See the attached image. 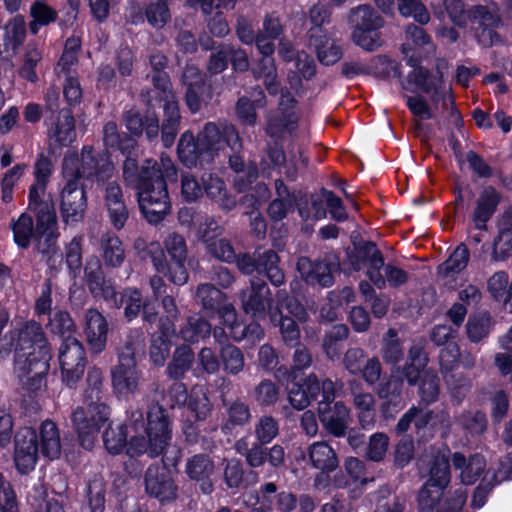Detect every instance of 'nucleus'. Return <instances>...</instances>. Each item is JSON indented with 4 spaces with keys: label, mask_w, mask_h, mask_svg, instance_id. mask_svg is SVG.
Instances as JSON below:
<instances>
[{
    "label": "nucleus",
    "mask_w": 512,
    "mask_h": 512,
    "mask_svg": "<svg viewBox=\"0 0 512 512\" xmlns=\"http://www.w3.org/2000/svg\"><path fill=\"white\" fill-rule=\"evenodd\" d=\"M450 461L445 453L438 452L429 461V478L426 483L434 487L447 488L451 480Z\"/></svg>",
    "instance_id": "obj_51"
},
{
    "label": "nucleus",
    "mask_w": 512,
    "mask_h": 512,
    "mask_svg": "<svg viewBox=\"0 0 512 512\" xmlns=\"http://www.w3.org/2000/svg\"><path fill=\"white\" fill-rule=\"evenodd\" d=\"M49 137L60 146H68L76 139L75 119L71 109L63 108L58 111Z\"/></svg>",
    "instance_id": "obj_35"
},
{
    "label": "nucleus",
    "mask_w": 512,
    "mask_h": 512,
    "mask_svg": "<svg viewBox=\"0 0 512 512\" xmlns=\"http://www.w3.org/2000/svg\"><path fill=\"white\" fill-rule=\"evenodd\" d=\"M122 177L127 186L137 190L141 212L149 223L157 224L170 212L171 203L166 181L154 163L138 166L136 158L125 159Z\"/></svg>",
    "instance_id": "obj_1"
},
{
    "label": "nucleus",
    "mask_w": 512,
    "mask_h": 512,
    "mask_svg": "<svg viewBox=\"0 0 512 512\" xmlns=\"http://www.w3.org/2000/svg\"><path fill=\"white\" fill-rule=\"evenodd\" d=\"M253 399L259 407H271L276 405L281 396L280 386L271 379L261 380L253 388Z\"/></svg>",
    "instance_id": "obj_56"
},
{
    "label": "nucleus",
    "mask_w": 512,
    "mask_h": 512,
    "mask_svg": "<svg viewBox=\"0 0 512 512\" xmlns=\"http://www.w3.org/2000/svg\"><path fill=\"white\" fill-rule=\"evenodd\" d=\"M61 192L60 214L64 223L73 224L84 218L87 210V194L80 182L65 179Z\"/></svg>",
    "instance_id": "obj_14"
},
{
    "label": "nucleus",
    "mask_w": 512,
    "mask_h": 512,
    "mask_svg": "<svg viewBox=\"0 0 512 512\" xmlns=\"http://www.w3.org/2000/svg\"><path fill=\"white\" fill-rule=\"evenodd\" d=\"M11 228L15 243L20 248H28L31 239L35 237L33 218L29 214L23 213L16 221H12Z\"/></svg>",
    "instance_id": "obj_60"
},
{
    "label": "nucleus",
    "mask_w": 512,
    "mask_h": 512,
    "mask_svg": "<svg viewBox=\"0 0 512 512\" xmlns=\"http://www.w3.org/2000/svg\"><path fill=\"white\" fill-rule=\"evenodd\" d=\"M112 386L119 395L127 396L138 391L141 372L136 362L118 361L111 370Z\"/></svg>",
    "instance_id": "obj_22"
},
{
    "label": "nucleus",
    "mask_w": 512,
    "mask_h": 512,
    "mask_svg": "<svg viewBox=\"0 0 512 512\" xmlns=\"http://www.w3.org/2000/svg\"><path fill=\"white\" fill-rule=\"evenodd\" d=\"M349 333V328L345 324L334 325L326 331L322 340V349L328 359L334 361L340 358L343 342L348 338Z\"/></svg>",
    "instance_id": "obj_47"
},
{
    "label": "nucleus",
    "mask_w": 512,
    "mask_h": 512,
    "mask_svg": "<svg viewBox=\"0 0 512 512\" xmlns=\"http://www.w3.org/2000/svg\"><path fill=\"white\" fill-rule=\"evenodd\" d=\"M84 279L89 292L96 299L113 298L115 286L107 280L99 258L95 255L87 257L84 266Z\"/></svg>",
    "instance_id": "obj_19"
},
{
    "label": "nucleus",
    "mask_w": 512,
    "mask_h": 512,
    "mask_svg": "<svg viewBox=\"0 0 512 512\" xmlns=\"http://www.w3.org/2000/svg\"><path fill=\"white\" fill-rule=\"evenodd\" d=\"M243 311L253 318L262 319L275 308L272 291L262 279H251L250 286L239 293Z\"/></svg>",
    "instance_id": "obj_12"
},
{
    "label": "nucleus",
    "mask_w": 512,
    "mask_h": 512,
    "mask_svg": "<svg viewBox=\"0 0 512 512\" xmlns=\"http://www.w3.org/2000/svg\"><path fill=\"white\" fill-rule=\"evenodd\" d=\"M41 452L49 459H56L61 453V441L56 424L46 420L40 428Z\"/></svg>",
    "instance_id": "obj_53"
},
{
    "label": "nucleus",
    "mask_w": 512,
    "mask_h": 512,
    "mask_svg": "<svg viewBox=\"0 0 512 512\" xmlns=\"http://www.w3.org/2000/svg\"><path fill=\"white\" fill-rule=\"evenodd\" d=\"M144 333L140 329L130 330L118 347V361L136 362L135 354L143 349Z\"/></svg>",
    "instance_id": "obj_57"
},
{
    "label": "nucleus",
    "mask_w": 512,
    "mask_h": 512,
    "mask_svg": "<svg viewBox=\"0 0 512 512\" xmlns=\"http://www.w3.org/2000/svg\"><path fill=\"white\" fill-rule=\"evenodd\" d=\"M103 443L106 450L112 454H119L127 444V431L124 425L113 426L109 424L103 433Z\"/></svg>",
    "instance_id": "obj_63"
},
{
    "label": "nucleus",
    "mask_w": 512,
    "mask_h": 512,
    "mask_svg": "<svg viewBox=\"0 0 512 512\" xmlns=\"http://www.w3.org/2000/svg\"><path fill=\"white\" fill-rule=\"evenodd\" d=\"M46 185L35 182L29 189L28 209L36 214V221L57 217L52 199H45Z\"/></svg>",
    "instance_id": "obj_36"
},
{
    "label": "nucleus",
    "mask_w": 512,
    "mask_h": 512,
    "mask_svg": "<svg viewBox=\"0 0 512 512\" xmlns=\"http://www.w3.org/2000/svg\"><path fill=\"white\" fill-rule=\"evenodd\" d=\"M303 386L310 402L318 401L319 405L335 399L336 384L329 378L320 380L316 374L311 373L304 380Z\"/></svg>",
    "instance_id": "obj_38"
},
{
    "label": "nucleus",
    "mask_w": 512,
    "mask_h": 512,
    "mask_svg": "<svg viewBox=\"0 0 512 512\" xmlns=\"http://www.w3.org/2000/svg\"><path fill=\"white\" fill-rule=\"evenodd\" d=\"M296 101L288 91H282L277 110L267 119L266 133L276 139L291 134L295 129L298 117L295 113Z\"/></svg>",
    "instance_id": "obj_13"
},
{
    "label": "nucleus",
    "mask_w": 512,
    "mask_h": 512,
    "mask_svg": "<svg viewBox=\"0 0 512 512\" xmlns=\"http://www.w3.org/2000/svg\"><path fill=\"white\" fill-rule=\"evenodd\" d=\"M103 143L106 148L119 150L126 159L134 158L137 142L125 132H120L115 122L109 121L103 127Z\"/></svg>",
    "instance_id": "obj_34"
},
{
    "label": "nucleus",
    "mask_w": 512,
    "mask_h": 512,
    "mask_svg": "<svg viewBox=\"0 0 512 512\" xmlns=\"http://www.w3.org/2000/svg\"><path fill=\"white\" fill-rule=\"evenodd\" d=\"M451 463L455 470L460 471V481L465 485L474 484L486 470V459L479 453L466 457L461 452H455L451 456Z\"/></svg>",
    "instance_id": "obj_25"
},
{
    "label": "nucleus",
    "mask_w": 512,
    "mask_h": 512,
    "mask_svg": "<svg viewBox=\"0 0 512 512\" xmlns=\"http://www.w3.org/2000/svg\"><path fill=\"white\" fill-rule=\"evenodd\" d=\"M491 326L492 319L489 313L471 315L466 324L468 338L474 343L481 341L489 334Z\"/></svg>",
    "instance_id": "obj_62"
},
{
    "label": "nucleus",
    "mask_w": 512,
    "mask_h": 512,
    "mask_svg": "<svg viewBox=\"0 0 512 512\" xmlns=\"http://www.w3.org/2000/svg\"><path fill=\"white\" fill-rule=\"evenodd\" d=\"M106 485L103 477L99 474L89 480L86 490V497L91 512H104L105 510Z\"/></svg>",
    "instance_id": "obj_61"
},
{
    "label": "nucleus",
    "mask_w": 512,
    "mask_h": 512,
    "mask_svg": "<svg viewBox=\"0 0 512 512\" xmlns=\"http://www.w3.org/2000/svg\"><path fill=\"white\" fill-rule=\"evenodd\" d=\"M186 474L189 479L199 483L200 490L204 494H211L214 483L211 477L215 472V464L207 454H196L186 463Z\"/></svg>",
    "instance_id": "obj_23"
},
{
    "label": "nucleus",
    "mask_w": 512,
    "mask_h": 512,
    "mask_svg": "<svg viewBox=\"0 0 512 512\" xmlns=\"http://www.w3.org/2000/svg\"><path fill=\"white\" fill-rule=\"evenodd\" d=\"M500 200L501 196L495 188L488 186L483 189L476 201V206L472 214L475 229L486 230V223L495 213Z\"/></svg>",
    "instance_id": "obj_30"
},
{
    "label": "nucleus",
    "mask_w": 512,
    "mask_h": 512,
    "mask_svg": "<svg viewBox=\"0 0 512 512\" xmlns=\"http://www.w3.org/2000/svg\"><path fill=\"white\" fill-rule=\"evenodd\" d=\"M337 266V263L330 257L312 262L308 257L302 256L298 258L296 263L297 271L307 284H318L322 287L333 285V271L336 270Z\"/></svg>",
    "instance_id": "obj_15"
},
{
    "label": "nucleus",
    "mask_w": 512,
    "mask_h": 512,
    "mask_svg": "<svg viewBox=\"0 0 512 512\" xmlns=\"http://www.w3.org/2000/svg\"><path fill=\"white\" fill-rule=\"evenodd\" d=\"M170 440L171 428L167 411L160 404L154 403L147 411L145 432H138L127 440L126 454L131 458L143 454L155 458L163 453Z\"/></svg>",
    "instance_id": "obj_4"
},
{
    "label": "nucleus",
    "mask_w": 512,
    "mask_h": 512,
    "mask_svg": "<svg viewBox=\"0 0 512 512\" xmlns=\"http://www.w3.org/2000/svg\"><path fill=\"white\" fill-rule=\"evenodd\" d=\"M310 44L315 47L317 58L323 65H333L342 57L341 47L328 34L312 35Z\"/></svg>",
    "instance_id": "obj_44"
},
{
    "label": "nucleus",
    "mask_w": 512,
    "mask_h": 512,
    "mask_svg": "<svg viewBox=\"0 0 512 512\" xmlns=\"http://www.w3.org/2000/svg\"><path fill=\"white\" fill-rule=\"evenodd\" d=\"M195 301L208 316L218 314L222 317V310L229 305L227 295L212 283H201L195 290Z\"/></svg>",
    "instance_id": "obj_28"
},
{
    "label": "nucleus",
    "mask_w": 512,
    "mask_h": 512,
    "mask_svg": "<svg viewBox=\"0 0 512 512\" xmlns=\"http://www.w3.org/2000/svg\"><path fill=\"white\" fill-rule=\"evenodd\" d=\"M177 152L180 161L188 167H195L200 156L206 153L205 149H202L199 145L198 136L195 139L193 134L189 131L181 135Z\"/></svg>",
    "instance_id": "obj_54"
},
{
    "label": "nucleus",
    "mask_w": 512,
    "mask_h": 512,
    "mask_svg": "<svg viewBox=\"0 0 512 512\" xmlns=\"http://www.w3.org/2000/svg\"><path fill=\"white\" fill-rule=\"evenodd\" d=\"M390 439L383 432H376L369 437L364 448V457L373 462H381L388 451Z\"/></svg>",
    "instance_id": "obj_64"
},
{
    "label": "nucleus",
    "mask_w": 512,
    "mask_h": 512,
    "mask_svg": "<svg viewBox=\"0 0 512 512\" xmlns=\"http://www.w3.org/2000/svg\"><path fill=\"white\" fill-rule=\"evenodd\" d=\"M451 418L445 407L437 406L433 409L423 410L420 407L416 423V432L429 430L431 432L442 431L447 434L450 431Z\"/></svg>",
    "instance_id": "obj_33"
},
{
    "label": "nucleus",
    "mask_w": 512,
    "mask_h": 512,
    "mask_svg": "<svg viewBox=\"0 0 512 512\" xmlns=\"http://www.w3.org/2000/svg\"><path fill=\"white\" fill-rule=\"evenodd\" d=\"M312 466L324 472L334 471L339 464L335 450L325 441H318L308 448Z\"/></svg>",
    "instance_id": "obj_40"
},
{
    "label": "nucleus",
    "mask_w": 512,
    "mask_h": 512,
    "mask_svg": "<svg viewBox=\"0 0 512 512\" xmlns=\"http://www.w3.org/2000/svg\"><path fill=\"white\" fill-rule=\"evenodd\" d=\"M59 238L57 217L48 221H36L35 250L42 255L43 260L51 265L54 256L58 253L57 241Z\"/></svg>",
    "instance_id": "obj_21"
},
{
    "label": "nucleus",
    "mask_w": 512,
    "mask_h": 512,
    "mask_svg": "<svg viewBox=\"0 0 512 512\" xmlns=\"http://www.w3.org/2000/svg\"><path fill=\"white\" fill-rule=\"evenodd\" d=\"M434 50L435 46L429 34H411V38L402 44V52L408 57L407 63L414 68L408 75V83H413L426 94L436 95L443 84V69L446 63L438 60L435 74L419 65L421 59L432 54Z\"/></svg>",
    "instance_id": "obj_3"
},
{
    "label": "nucleus",
    "mask_w": 512,
    "mask_h": 512,
    "mask_svg": "<svg viewBox=\"0 0 512 512\" xmlns=\"http://www.w3.org/2000/svg\"><path fill=\"white\" fill-rule=\"evenodd\" d=\"M257 273L264 274L272 285L278 287L285 282V273L280 267V257L273 249L256 248Z\"/></svg>",
    "instance_id": "obj_32"
},
{
    "label": "nucleus",
    "mask_w": 512,
    "mask_h": 512,
    "mask_svg": "<svg viewBox=\"0 0 512 512\" xmlns=\"http://www.w3.org/2000/svg\"><path fill=\"white\" fill-rule=\"evenodd\" d=\"M358 255L368 263L366 275L378 289H384L387 285L398 288L410 279L409 273L399 266L385 264L381 251L373 242H365L358 249Z\"/></svg>",
    "instance_id": "obj_5"
},
{
    "label": "nucleus",
    "mask_w": 512,
    "mask_h": 512,
    "mask_svg": "<svg viewBox=\"0 0 512 512\" xmlns=\"http://www.w3.org/2000/svg\"><path fill=\"white\" fill-rule=\"evenodd\" d=\"M52 358H14V373L18 384L31 393L46 386V377Z\"/></svg>",
    "instance_id": "obj_11"
},
{
    "label": "nucleus",
    "mask_w": 512,
    "mask_h": 512,
    "mask_svg": "<svg viewBox=\"0 0 512 512\" xmlns=\"http://www.w3.org/2000/svg\"><path fill=\"white\" fill-rule=\"evenodd\" d=\"M84 334L86 342L93 353H101L107 343L108 322L96 308H89L84 313Z\"/></svg>",
    "instance_id": "obj_20"
},
{
    "label": "nucleus",
    "mask_w": 512,
    "mask_h": 512,
    "mask_svg": "<svg viewBox=\"0 0 512 512\" xmlns=\"http://www.w3.org/2000/svg\"><path fill=\"white\" fill-rule=\"evenodd\" d=\"M399 13L404 17H412L420 26L407 25L405 32H425L421 27L430 20V14L422 0H397Z\"/></svg>",
    "instance_id": "obj_48"
},
{
    "label": "nucleus",
    "mask_w": 512,
    "mask_h": 512,
    "mask_svg": "<svg viewBox=\"0 0 512 512\" xmlns=\"http://www.w3.org/2000/svg\"><path fill=\"white\" fill-rule=\"evenodd\" d=\"M348 23L352 32H378L385 20L379 11L369 4H361L350 10Z\"/></svg>",
    "instance_id": "obj_24"
},
{
    "label": "nucleus",
    "mask_w": 512,
    "mask_h": 512,
    "mask_svg": "<svg viewBox=\"0 0 512 512\" xmlns=\"http://www.w3.org/2000/svg\"><path fill=\"white\" fill-rule=\"evenodd\" d=\"M469 259L468 247L464 243L459 244L448 259L438 266V277L446 283L448 279L453 278L467 267Z\"/></svg>",
    "instance_id": "obj_43"
},
{
    "label": "nucleus",
    "mask_w": 512,
    "mask_h": 512,
    "mask_svg": "<svg viewBox=\"0 0 512 512\" xmlns=\"http://www.w3.org/2000/svg\"><path fill=\"white\" fill-rule=\"evenodd\" d=\"M270 322L278 327L283 343L287 346H296L300 343V329L296 321L283 314L279 306L270 310Z\"/></svg>",
    "instance_id": "obj_42"
},
{
    "label": "nucleus",
    "mask_w": 512,
    "mask_h": 512,
    "mask_svg": "<svg viewBox=\"0 0 512 512\" xmlns=\"http://www.w3.org/2000/svg\"><path fill=\"white\" fill-rule=\"evenodd\" d=\"M180 337L188 343H198L211 335L210 322L201 315L188 316L179 330Z\"/></svg>",
    "instance_id": "obj_45"
},
{
    "label": "nucleus",
    "mask_w": 512,
    "mask_h": 512,
    "mask_svg": "<svg viewBox=\"0 0 512 512\" xmlns=\"http://www.w3.org/2000/svg\"><path fill=\"white\" fill-rule=\"evenodd\" d=\"M380 353L383 361L393 367L404 359L403 342L395 328H389L383 335Z\"/></svg>",
    "instance_id": "obj_50"
},
{
    "label": "nucleus",
    "mask_w": 512,
    "mask_h": 512,
    "mask_svg": "<svg viewBox=\"0 0 512 512\" xmlns=\"http://www.w3.org/2000/svg\"><path fill=\"white\" fill-rule=\"evenodd\" d=\"M258 95L261 96L260 98H256L253 101L250 100L248 97L243 96L240 97L235 106V112L237 119L249 126H254L257 122V113H256V106L257 107H265L266 106V100L263 93V90L261 88H258Z\"/></svg>",
    "instance_id": "obj_55"
},
{
    "label": "nucleus",
    "mask_w": 512,
    "mask_h": 512,
    "mask_svg": "<svg viewBox=\"0 0 512 512\" xmlns=\"http://www.w3.org/2000/svg\"><path fill=\"white\" fill-rule=\"evenodd\" d=\"M164 115L161 125V141L164 147H171L179 132L181 115L177 99L164 103Z\"/></svg>",
    "instance_id": "obj_37"
},
{
    "label": "nucleus",
    "mask_w": 512,
    "mask_h": 512,
    "mask_svg": "<svg viewBox=\"0 0 512 512\" xmlns=\"http://www.w3.org/2000/svg\"><path fill=\"white\" fill-rule=\"evenodd\" d=\"M10 333L15 342L14 358H52L51 346L39 322L28 320Z\"/></svg>",
    "instance_id": "obj_7"
},
{
    "label": "nucleus",
    "mask_w": 512,
    "mask_h": 512,
    "mask_svg": "<svg viewBox=\"0 0 512 512\" xmlns=\"http://www.w3.org/2000/svg\"><path fill=\"white\" fill-rule=\"evenodd\" d=\"M64 179L80 182V179L94 180L97 188L116 177V168L108 152L95 153L93 146L82 147L80 155L67 153L63 158Z\"/></svg>",
    "instance_id": "obj_2"
},
{
    "label": "nucleus",
    "mask_w": 512,
    "mask_h": 512,
    "mask_svg": "<svg viewBox=\"0 0 512 512\" xmlns=\"http://www.w3.org/2000/svg\"><path fill=\"white\" fill-rule=\"evenodd\" d=\"M280 434L279 421L270 414L261 415L254 424L256 441L270 444Z\"/></svg>",
    "instance_id": "obj_59"
},
{
    "label": "nucleus",
    "mask_w": 512,
    "mask_h": 512,
    "mask_svg": "<svg viewBox=\"0 0 512 512\" xmlns=\"http://www.w3.org/2000/svg\"><path fill=\"white\" fill-rule=\"evenodd\" d=\"M465 22H467L466 29L470 32H496L502 20L496 10L477 4L468 8Z\"/></svg>",
    "instance_id": "obj_26"
},
{
    "label": "nucleus",
    "mask_w": 512,
    "mask_h": 512,
    "mask_svg": "<svg viewBox=\"0 0 512 512\" xmlns=\"http://www.w3.org/2000/svg\"><path fill=\"white\" fill-rule=\"evenodd\" d=\"M32 21L29 23L30 32H38L42 26H46L57 20L58 13L45 0H35L30 7Z\"/></svg>",
    "instance_id": "obj_58"
},
{
    "label": "nucleus",
    "mask_w": 512,
    "mask_h": 512,
    "mask_svg": "<svg viewBox=\"0 0 512 512\" xmlns=\"http://www.w3.org/2000/svg\"><path fill=\"white\" fill-rule=\"evenodd\" d=\"M59 363L63 382L68 387H75L86 367L85 349L77 338L71 335L63 338L59 348Z\"/></svg>",
    "instance_id": "obj_9"
},
{
    "label": "nucleus",
    "mask_w": 512,
    "mask_h": 512,
    "mask_svg": "<svg viewBox=\"0 0 512 512\" xmlns=\"http://www.w3.org/2000/svg\"><path fill=\"white\" fill-rule=\"evenodd\" d=\"M104 210L112 227L122 230L130 217L123 189L117 178L98 188Z\"/></svg>",
    "instance_id": "obj_10"
},
{
    "label": "nucleus",
    "mask_w": 512,
    "mask_h": 512,
    "mask_svg": "<svg viewBox=\"0 0 512 512\" xmlns=\"http://www.w3.org/2000/svg\"><path fill=\"white\" fill-rule=\"evenodd\" d=\"M318 416L327 433L336 438L346 436L350 423V409L343 401L319 404Z\"/></svg>",
    "instance_id": "obj_16"
},
{
    "label": "nucleus",
    "mask_w": 512,
    "mask_h": 512,
    "mask_svg": "<svg viewBox=\"0 0 512 512\" xmlns=\"http://www.w3.org/2000/svg\"><path fill=\"white\" fill-rule=\"evenodd\" d=\"M109 416L110 408L107 404L83 403L73 410L72 425L83 448L92 449L100 428L109 420Z\"/></svg>",
    "instance_id": "obj_6"
},
{
    "label": "nucleus",
    "mask_w": 512,
    "mask_h": 512,
    "mask_svg": "<svg viewBox=\"0 0 512 512\" xmlns=\"http://www.w3.org/2000/svg\"><path fill=\"white\" fill-rule=\"evenodd\" d=\"M14 460L19 470L25 472L34 467L39 451L36 431L31 427L20 428L14 437Z\"/></svg>",
    "instance_id": "obj_18"
},
{
    "label": "nucleus",
    "mask_w": 512,
    "mask_h": 512,
    "mask_svg": "<svg viewBox=\"0 0 512 512\" xmlns=\"http://www.w3.org/2000/svg\"><path fill=\"white\" fill-rule=\"evenodd\" d=\"M100 251L102 260L107 268H118L126 259L123 243L113 233H105L101 236Z\"/></svg>",
    "instance_id": "obj_39"
},
{
    "label": "nucleus",
    "mask_w": 512,
    "mask_h": 512,
    "mask_svg": "<svg viewBox=\"0 0 512 512\" xmlns=\"http://www.w3.org/2000/svg\"><path fill=\"white\" fill-rule=\"evenodd\" d=\"M330 17L331 11L326 6L316 4L309 9L308 16L305 12L300 11L293 15L292 20L295 22V28H297L298 24L300 28H303L309 23L310 27L307 32H315V29H318L317 32H324L322 26L330 22Z\"/></svg>",
    "instance_id": "obj_46"
},
{
    "label": "nucleus",
    "mask_w": 512,
    "mask_h": 512,
    "mask_svg": "<svg viewBox=\"0 0 512 512\" xmlns=\"http://www.w3.org/2000/svg\"><path fill=\"white\" fill-rule=\"evenodd\" d=\"M220 369L228 375L237 376L245 369L246 362L243 351L233 345L219 347Z\"/></svg>",
    "instance_id": "obj_49"
},
{
    "label": "nucleus",
    "mask_w": 512,
    "mask_h": 512,
    "mask_svg": "<svg viewBox=\"0 0 512 512\" xmlns=\"http://www.w3.org/2000/svg\"><path fill=\"white\" fill-rule=\"evenodd\" d=\"M221 402L225 407L226 414V419L221 427L223 431H231L236 427H244L251 422V408L246 401L241 398L229 400L222 393Z\"/></svg>",
    "instance_id": "obj_29"
},
{
    "label": "nucleus",
    "mask_w": 512,
    "mask_h": 512,
    "mask_svg": "<svg viewBox=\"0 0 512 512\" xmlns=\"http://www.w3.org/2000/svg\"><path fill=\"white\" fill-rule=\"evenodd\" d=\"M105 396L103 371L100 368L91 367L87 373L83 403L106 404Z\"/></svg>",
    "instance_id": "obj_52"
},
{
    "label": "nucleus",
    "mask_w": 512,
    "mask_h": 512,
    "mask_svg": "<svg viewBox=\"0 0 512 512\" xmlns=\"http://www.w3.org/2000/svg\"><path fill=\"white\" fill-rule=\"evenodd\" d=\"M194 360L195 354L189 345L181 344L177 346L172 354L171 361L167 365V376L173 380L183 379L192 368Z\"/></svg>",
    "instance_id": "obj_41"
},
{
    "label": "nucleus",
    "mask_w": 512,
    "mask_h": 512,
    "mask_svg": "<svg viewBox=\"0 0 512 512\" xmlns=\"http://www.w3.org/2000/svg\"><path fill=\"white\" fill-rule=\"evenodd\" d=\"M144 482L147 494L158 499L161 503L171 502L177 497V486L165 467L149 466L145 473Z\"/></svg>",
    "instance_id": "obj_17"
},
{
    "label": "nucleus",
    "mask_w": 512,
    "mask_h": 512,
    "mask_svg": "<svg viewBox=\"0 0 512 512\" xmlns=\"http://www.w3.org/2000/svg\"><path fill=\"white\" fill-rule=\"evenodd\" d=\"M106 302L111 303L117 309L124 306V317L127 321L136 319L146 303L141 291L134 287H127L121 292L114 289L113 298H107Z\"/></svg>",
    "instance_id": "obj_31"
},
{
    "label": "nucleus",
    "mask_w": 512,
    "mask_h": 512,
    "mask_svg": "<svg viewBox=\"0 0 512 512\" xmlns=\"http://www.w3.org/2000/svg\"><path fill=\"white\" fill-rule=\"evenodd\" d=\"M403 389V379L398 375V369L390 370L388 377L383 378L378 382L374 389L375 394L379 399L384 400L380 406V411L385 418L393 416L392 406L393 398L400 397Z\"/></svg>",
    "instance_id": "obj_27"
},
{
    "label": "nucleus",
    "mask_w": 512,
    "mask_h": 512,
    "mask_svg": "<svg viewBox=\"0 0 512 512\" xmlns=\"http://www.w3.org/2000/svg\"><path fill=\"white\" fill-rule=\"evenodd\" d=\"M199 145L205 152L212 156L229 147L232 151L242 149V140L239 132L233 124L226 122H208L198 133Z\"/></svg>",
    "instance_id": "obj_8"
}]
</instances>
